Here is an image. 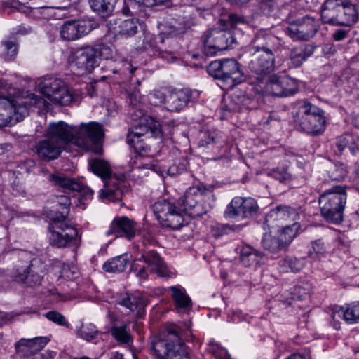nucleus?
Segmentation results:
<instances>
[{
    "instance_id": "1",
    "label": "nucleus",
    "mask_w": 359,
    "mask_h": 359,
    "mask_svg": "<svg viewBox=\"0 0 359 359\" xmlns=\"http://www.w3.org/2000/svg\"><path fill=\"white\" fill-rule=\"evenodd\" d=\"M214 202L211 188L203 185L194 186L189 188L180 198L179 205L182 208L163 199L154 203L152 210L163 227L178 229L183 226L184 214L191 217H201L213 207Z\"/></svg>"
},
{
    "instance_id": "2",
    "label": "nucleus",
    "mask_w": 359,
    "mask_h": 359,
    "mask_svg": "<svg viewBox=\"0 0 359 359\" xmlns=\"http://www.w3.org/2000/svg\"><path fill=\"white\" fill-rule=\"evenodd\" d=\"M191 335L188 323H167L164 331L152 340V350L160 359H189L184 343Z\"/></svg>"
},
{
    "instance_id": "3",
    "label": "nucleus",
    "mask_w": 359,
    "mask_h": 359,
    "mask_svg": "<svg viewBox=\"0 0 359 359\" xmlns=\"http://www.w3.org/2000/svg\"><path fill=\"white\" fill-rule=\"evenodd\" d=\"M46 137L58 142L62 147L69 142L88 149L89 142L97 143L104 137L102 126L97 122L81 123L79 127L70 126L64 121L53 122L46 130Z\"/></svg>"
},
{
    "instance_id": "4",
    "label": "nucleus",
    "mask_w": 359,
    "mask_h": 359,
    "mask_svg": "<svg viewBox=\"0 0 359 359\" xmlns=\"http://www.w3.org/2000/svg\"><path fill=\"white\" fill-rule=\"evenodd\" d=\"M278 39L270 34H257L248 48L247 67L255 79V84L264 81L274 69L275 52L278 49Z\"/></svg>"
},
{
    "instance_id": "5",
    "label": "nucleus",
    "mask_w": 359,
    "mask_h": 359,
    "mask_svg": "<svg viewBox=\"0 0 359 359\" xmlns=\"http://www.w3.org/2000/svg\"><path fill=\"white\" fill-rule=\"evenodd\" d=\"M162 134L160 124L153 118L144 116L140 123L134 126L128 132V143L134 148L135 155V168L138 169H153L151 156L149 154L151 147L144 141L151 137H161Z\"/></svg>"
},
{
    "instance_id": "6",
    "label": "nucleus",
    "mask_w": 359,
    "mask_h": 359,
    "mask_svg": "<svg viewBox=\"0 0 359 359\" xmlns=\"http://www.w3.org/2000/svg\"><path fill=\"white\" fill-rule=\"evenodd\" d=\"M113 58V50L104 43L86 46L73 52L71 57L72 65L79 70V74L90 73L99 66L101 60Z\"/></svg>"
},
{
    "instance_id": "7",
    "label": "nucleus",
    "mask_w": 359,
    "mask_h": 359,
    "mask_svg": "<svg viewBox=\"0 0 359 359\" xmlns=\"http://www.w3.org/2000/svg\"><path fill=\"white\" fill-rule=\"evenodd\" d=\"M89 167L92 172L102 179L105 188L101 189L99 196L103 199L112 201H121L123 196V191L121 184L123 183L120 179L111 176L110 165L105 161L100 158L91 159Z\"/></svg>"
},
{
    "instance_id": "8",
    "label": "nucleus",
    "mask_w": 359,
    "mask_h": 359,
    "mask_svg": "<svg viewBox=\"0 0 359 359\" xmlns=\"http://www.w3.org/2000/svg\"><path fill=\"white\" fill-rule=\"evenodd\" d=\"M42 100L36 95H33L31 101H13L8 97L0 95V128L12 126L21 121L29 114V109L32 104H38Z\"/></svg>"
},
{
    "instance_id": "9",
    "label": "nucleus",
    "mask_w": 359,
    "mask_h": 359,
    "mask_svg": "<svg viewBox=\"0 0 359 359\" xmlns=\"http://www.w3.org/2000/svg\"><path fill=\"white\" fill-rule=\"evenodd\" d=\"M297 121L301 129L309 134H319L325 129V118L323 110L309 102L299 107Z\"/></svg>"
},
{
    "instance_id": "10",
    "label": "nucleus",
    "mask_w": 359,
    "mask_h": 359,
    "mask_svg": "<svg viewBox=\"0 0 359 359\" xmlns=\"http://www.w3.org/2000/svg\"><path fill=\"white\" fill-rule=\"evenodd\" d=\"M41 93L50 102L67 106L73 102L74 97L66 83L58 78L45 77L39 85Z\"/></svg>"
},
{
    "instance_id": "11",
    "label": "nucleus",
    "mask_w": 359,
    "mask_h": 359,
    "mask_svg": "<svg viewBox=\"0 0 359 359\" xmlns=\"http://www.w3.org/2000/svg\"><path fill=\"white\" fill-rule=\"evenodd\" d=\"M65 217L60 215L53 219V224L49 227L50 235V243L57 248L79 245V236L77 229L66 222Z\"/></svg>"
},
{
    "instance_id": "12",
    "label": "nucleus",
    "mask_w": 359,
    "mask_h": 359,
    "mask_svg": "<svg viewBox=\"0 0 359 359\" xmlns=\"http://www.w3.org/2000/svg\"><path fill=\"white\" fill-rule=\"evenodd\" d=\"M233 41L232 33L225 27L212 29L205 36L203 53L207 55H214L227 49Z\"/></svg>"
},
{
    "instance_id": "13",
    "label": "nucleus",
    "mask_w": 359,
    "mask_h": 359,
    "mask_svg": "<svg viewBox=\"0 0 359 359\" xmlns=\"http://www.w3.org/2000/svg\"><path fill=\"white\" fill-rule=\"evenodd\" d=\"M318 21L314 18L305 16L290 22L285 33L293 40L307 41L318 32Z\"/></svg>"
},
{
    "instance_id": "14",
    "label": "nucleus",
    "mask_w": 359,
    "mask_h": 359,
    "mask_svg": "<svg viewBox=\"0 0 359 359\" xmlns=\"http://www.w3.org/2000/svg\"><path fill=\"white\" fill-rule=\"evenodd\" d=\"M258 208L257 203L254 198L236 196L227 205L224 216L232 219L249 218L257 213Z\"/></svg>"
},
{
    "instance_id": "15",
    "label": "nucleus",
    "mask_w": 359,
    "mask_h": 359,
    "mask_svg": "<svg viewBox=\"0 0 359 359\" xmlns=\"http://www.w3.org/2000/svg\"><path fill=\"white\" fill-rule=\"evenodd\" d=\"M299 217V213L297 209L290 206L280 205L267 214L265 224L269 229H273L276 232V229L285 224L298 222Z\"/></svg>"
},
{
    "instance_id": "16",
    "label": "nucleus",
    "mask_w": 359,
    "mask_h": 359,
    "mask_svg": "<svg viewBox=\"0 0 359 359\" xmlns=\"http://www.w3.org/2000/svg\"><path fill=\"white\" fill-rule=\"evenodd\" d=\"M92 29L90 22L85 20H69L61 27L60 35L66 41L76 40L86 34Z\"/></svg>"
},
{
    "instance_id": "17",
    "label": "nucleus",
    "mask_w": 359,
    "mask_h": 359,
    "mask_svg": "<svg viewBox=\"0 0 359 359\" xmlns=\"http://www.w3.org/2000/svg\"><path fill=\"white\" fill-rule=\"evenodd\" d=\"M136 231V222L127 217H116L113 220L107 234L114 235L116 237H126L131 240L135 237Z\"/></svg>"
},
{
    "instance_id": "18",
    "label": "nucleus",
    "mask_w": 359,
    "mask_h": 359,
    "mask_svg": "<svg viewBox=\"0 0 359 359\" xmlns=\"http://www.w3.org/2000/svg\"><path fill=\"white\" fill-rule=\"evenodd\" d=\"M58 142H55L50 137H46L40 140L35 146L34 151L39 158L45 161L57 159L62 150Z\"/></svg>"
},
{
    "instance_id": "19",
    "label": "nucleus",
    "mask_w": 359,
    "mask_h": 359,
    "mask_svg": "<svg viewBox=\"0 0 359 359\" xmlns=\"http://www.w3.org/2000/svg\"><path fill=\"white\" fill-rule=\"evenodd\" d=\"M48 181L54 185L59 186L64 189L73 191H82L86 198H90L93 194V191L89 188H83L82 184L75 179L67 177L63 175H49Z\"/></svg>"
},
{
    "instance_id": "20",
    "label": "nucleus",
    "mask_w": 359,
    "mask_h": 359,
    "mask_svg": "<svg viewBox=\"0 0 359 359\" xmlns=\"http://www.w3.org/2000/svg\"><path fill=\"white\" fill-rule=\"evenodd\" d=\"M280 81L281 76L270 74L264 81H259L255 83L256 91L264 95L283 97V88Z\"/></svg>"
},
{
    "instance_id": "21",
    "label": "nucleus",
    "mask_w": 359,
    "mask_h": 359,
    "mask_svg": "<svg viewBox=\"0 0 359 359\" xmlns=\"http://www.w3.org/2000/svg\"><path fill=\"white\" fill-rule=\"evenodd\" d=\"M337 195L334 191H327L319 198L322 215L329 222L335 223Z\"/></svg>"
},
{
    "instance_id": "22",
    "label": "nucleus",
    "mask_w": 359,
    "mask_h": 359,
    "mask_svg": "<svg viewBox=\"0 0 359 359\" xmlns=\"http://www.w3.org/2000/svg\"><path fill=\"white\" fill-rule=\"evenodd\" d=\"M118 304L131 311H136V316L138 318H142L145 315L144 308L147 302L140 294L126 293L118 301Z\"/></svg>"
},
{
    "instance_id": "23",
    "label": "nucleus",
    "mask_w": 359,
    "mask_h": 359,
    "mask_svg": "<svg viewBox=\"0 0 359 359\" xmlns=\"http://www.w3.org/2000/svg\"><path fill=\"white\" fill-rule=\"evenodd\" d=\"M357 18L358 13L353 4L348 0L338 4V25L350 27L356 22Z\"/></svg>"
},
{
    "instance_id": "24",
    "label": "nucleus",
    "mask_w": 359,
    "mask_h": 359,
    "mask_svg": "<svg viewBox=\"0 0 359 359\" xmlns=\"http://www.w3.org/2000/svg\"><path fill=\"white\" fill-rule=\"evenodd\" d=\"M190 93L188 90H180L170 92L167 97L165 108L170 111H177L184 108L190 100Z\"/></svg>"
},
{
    "instance_id": "25",
    "label": "nucleus",
    "mask_w": 359,
    "mask_h": 359,
    "mask_svg": "<svg viewBox=\"0 0 359 359\" xmlns=\"http://www.w3.org/2000/svg\"><path fill=\"white\" fill-rule=\"evenodd\" d=\"M222 79L231 80L233 84H238L245 80L239 63L234 59H224Z\"/></svg>"
},
{
    "instance_id": "26",
    "label": "nucleus",
    "mask_w": 359,
    "mask_h": 359,
    "mask_svg": "<svg viewBox=\"0 0 359 359\" xmlns=\"http://www.w3.org/2000/svg\"><path fill=\"white\" fill-rule=\"evenodd\" d=\"M32 264L18 267L15 269L13 277L15 281L22 283L27 286L39 284L41 280L40 275L32 270Z\"/></svg>"
},
{
    "instance_id": "27",
    "label": "nucleus",
    "mask_w": 359,
    "mask_h": 359,
    "mask_svg": "<svg viewBox=\"0 0 359 359\" xmlns=\"http://www.w3.org/2000/svg\"><path fill=\"white\" fill-rule=\"evenodd\" d=\"M142 258L144 262L151 268V272L161 277L168 276L166 266L158 253L153 250L149 251L142 255Z\"/></svg>"
},
{
    "instance_id": "28",
    "label": "nucleus",
    "mask_w": 359,
    "mask_h": 359,
    "mask_svg": "<svg viewBox=\"0 0 359 359\" xmlns=\"http://www.w3.org/2000/svg\"><path fill=\"white\" fill-rule=\"evenodd\" d=\"M313 52L314 47L310 44L293 48L290 53L291 66L295 68L300 67Z\"/></svg>"
},
{
    "instance_id": "29",
    "label": "nucleus",
    "mask_w": 359,
    "mask_h": 359,
    "mask_svg": "<svg viewBox=\"0 0 359 359\" xmlns=\"http://www.w3.org/2000/svg\"><path fill=\"white\" fill-rule=\"evenodd\" d=\"M177 310L188 311L191 308V299L186 290L180 285L172 286L169 289Z\"/></svg>"
},
{
    "instance_id": "30",
    "label": "nucleus",
    "mask_w": 359,
    "mask_h": 359,
    "mask_svg": "<svg viewBox=\"0 0 359 359\" xmlns=\"http://www.w3.org/2000/svg\"><path fill=\"white\" fill-rule=\"evenodd\" d=\"M269 233H265L262 238L263 248L271 253H277L287 248L285 243L281 240L278 234L274 233L270 229Z\"/></svg>"
},
{
    "instance_id": "31",
    "label": "nucleus",
    "mask_w": 359,
    "mask_h": 359,
    "mask_svg": "<svg viewBox=\"0 0 359 359\" xmlns=\"http://www.w3.org/2000/svg\"><path fill=\"white\" fill-rule=\"evenodd\" d=\"M301 229V225L298 222H294L290 224H285L283 226L276 229L274 233H277L280 237L281 240L285 243L287 247L294 240V238L299 234Z\"/></svg>"
},
{
    "instance_id": "32",
    "label": "nucleus",
    "mask_w": 359,
    "mask_h": 359,
    "mask_svg": "<svg viewBox=\"0 0 359 359\" xmlns=\"http://www.w3.org/2000/svg\"><path fill=\"white\" fill-rule=\"evenodd\" d=\"M130 262L128 254L116 256L103 264V269L109 273H121L125 271Z\"/></svg>"
},
{
    "instance_id": "33",
    "label": "nucleus",
    "mask_w": 359,
    "mask_h": 359,
    "mask_svg": "<svg viewBox=\"0 0 359 359\" xmlns=\"http://www.w3.org/2000/svg\"><path fill=\"white\" fill-rule=\"evenodd\" d=\"M139 22L135 19H126L118 22L115 33L123 37H130L137 33Z\"/></svg>"
},
{
    "instance_id": "34",
    "label": "nucleus",
    "mask_w": 359,
    "mask_h": 359,
    "mask_svg": "<svg viewBox=\"0 0 359 359\" xmlns=\"http://www.w3.org/2000/svg\"><path fill=\"white\" fill-rule=\"evenodd\" d=\"M262 253L254 250L250 245H244L241 250V261L245 266H250L258 263L262 258Z\"/></svg>"
},
{
    "instance_id": "35",
    "label": "nucleus",
    "mask_w": 359,
    "mask_h": 359,
    "mask_svg": "<svg viewBox=\"0 0 359 359\" xmlns=\"http://www.w3.org/2000/svg\"><path fill=\"white\" fill-rule=\"evenodd\" d=\"M329 250L330 246L322 239H318L311 242L308 256L313 260L320 259L327 255Z\"/></svg>"
},
{
    "instance_id": "36",
    "label": "nucleus",
    "mask_w": 359,
    "mask_h": 359,
    "mask_svg": "<svg viewBox=\"0 0 359 359\" xmlns=\"http://www.w3.org/2000/svg\"><path fill=\"white\" fill-rule=\"evenodd\" d=\"M337 1L327 0L322 8L321 18L325 23L335 25L337 22Z\"/></svg>"
},
{
    "instance_id": "37",
    "label": "nucleus",
    "mask_w": 359,
    "mask_h": 359,
    "mask_svg": "<svg viewBox=\"0 0 359 359\" xmlns=\"http://www.w3.org/2000/svg\"><path fill=\"white\" fill-rule=\"evenodd\" d=\"M278 266L282 273H297L303 268L304 262L295 257H286L279 262Z\"/></svg>"
},
{
    "instance_id": "38",
    "label": "nucleus",
    "mask_w": 359,
    "mask_h": 359,
    "mask_svg": "<svg viewBox=\"0 0 359 359\" xmlns=\"http://www.w3.org/2000/svg\"><path fill=\"white\" fill-rule=\"evenodd\" d=\"M248 23L249 20L247 18L236 13L230 14L227 20L220 19L219 20V26L225 27L227 29L229 27L231 29H241L242 26L246 25Z\"/></svg>"
},
{
    "instance_id": "39",
    "label": "nucleus",
    "mask_w": 359,
    "mask_h": 359,
    "mask_svg": "<svg viewBox=\"0 0 359 359\" xmlns=\"http://www.w3.org/2000/svg\"><path fill=\"white\" fill-rule=\"evenodd\" d=\"M341 314L339 316L350 324L359 323V302L340 309Z\"/></svg>"
},
{
    "instance_id": "40",
    "label": "nucleus",
    "mask_w": 359,
    "mask_h": 359,
    "mask_svg": "<svg viewBox=\"0 0 359 359\" xmlns=\"http://www.w3.org/2000/svg\"><path fill=\"white\" fill-rule=\"evenodd\" d=\"M117 0H89L91 8L99 15H105L111 12Z\"/></svg>"
},
{
    "instance_id": "41",
    "label": "nucleus",
    "mask_w": 359,
    "mask_h": 359,
    "mask_svg": "<svg viewBox=\"0 0 359 359\" xmlns=\"http://www.w3.org/2000/svg\"><path fill=\"white\" fill-rule=\"evenodd\" d=\"M269 175L281 183L287 184L293 180V175L288 167L279 166L271 170Z\"/></svg>"
},
{
    "instance_id": "42",
    "label": "nucleus",
    "mask_w": 359,
    "mask_h": 359,
    "mask_svg": "<svg viewBox=\"0 0 359 359\" xmlns=\"http://www.w3.org/2000/svg\"><path fill=\"white\" fill-rule=\"evenodd\" d=\"M48 342L46 337H35L29 339H21L18 342V345L29 348L30 352L35 353L41 350Z\"/></svg>"
},
{
    "instance_id": "43",
    "label": "nucleus",
    "mask_w": 359,
    "mask_h": 359,
    "mask_svg": "<svg viewBox=\"0 0 359 359\" xmlns=\"http://www.w3.org/2000/svg\"><path fill=\"white\" fill-rule=\"evenodd\" d=\"M280 85L283 88V97L294 94L298 90L297 81L287 76H281Z\"/></svg>"
},
{
    "instance_id": "44",
    "label": "nucleus",
    "mask_w": 359,
    "mask_h": 359,
    "mask_svg": "<svg viewBox=\"0 0 359 359\" xmlns=\"http://www.w3.org/2000/svg\"><path fill=\"white\" fill-rule=\"evenodd\" d=\"M80 337L89 341L93 339L98 334L95 325L92 323H87L82 325L78 332Z\"/></svg>"
},
{
    "instance_id": "45",
    "label": "nucleus",
    "mask_w": 359,
    "mask_h": 359,
    "mask_svg": "<svg viewBox=\"0 0 359 359\" xmlns=\"http://www.w3.org/2000/svg\"><path fill=\"white\" fill-rule=\"evenodd\" d=\"M169 93L166 89L154 90L150 94V102L154 105H163L165 107Z\"/></svg>"
},
{
    "instance_id": "46",
    "label": "nucleus",
    "mask_w": 359,
    "mask_h": 359,
    "mask_svg": "<svg viewBox=\"0 0 359 359\" xmlns=\"http://www.w3.org/2000/svg\"><path fill=\"white\" fill-rule=\"evenodd\" d=\"M111 334L117 341L121 343L127 344L131 341V337L126 331V325L113 327L111 328Z\"/></svg>"
},
{
    "instance_id": "47",
    "label": "nucleus",
    "mask_w": 359,
    "mask_h": 359,
    "mask_svg": "<svg viewBox=\"0 0 359 359\" xmlns=\"http://www.w3.org/2000/svg\"><path fill=\"white\" fill-rule=\"evenodd\" d=\"M338 224L343 221L341 212L346 203L347 194L345 188L338 186Z\"/></svg>"
},
{
    "instance_id": "48",
    "label": "nucleus",
    "mask_w": 359,
    "mask_h": 359,
    "mask_svg": "<svg viewBox=\"0 0 359 359\" xmlns=\"http://www.w3.org/2000/svg\"><path fill=\"white\" fill-rule=\"evenodd\" d=\"M4 57L6 60H13L17 55V46L13 41L3 42Z\"/></svg>"
},
{
    "instance_id": "49",
    "label": "nucleus",
    "mask_w": 359,
    "mask_h": 359,
    "mask_svg": "<svg viewBox=\"0 0 359 359\" xmlns=\"http://www.w3.org/2000/svg\"><path fill=\"white\" fill-rule=\"evenodd\" d=\"M208 351L215 357V359H229L227 351L217 344H210Z\"/></svg>"
},
{
    "instance_id": "50",
    "label": "nucleus",
    "mask_w": 359,
    "mask_h": 359,
    "mask_svg": "<svg viewBox=\"0 0 359 359\" xmlns=\"http://www.w3.org/2000/svg\"><path fill=\"white\" fill-rule=\"evenodd\" d=\"M224 60L211 62L208 67L210 74L222 79Z\"/></svg>"
},
{
    "instance_id": "51",
    "label": "nucleus",
    "mask_w": 359,
    "mask_h": 359,
    "mask_svg": "<svg viewBox=\"0 0 359 359\" xmlns=\"http://www.w3.org/2000/svg\"><path fill=\"white\" fill-rule=\"evenodd\" d=\"M46 317L50 321L57 324L60 326H67L68 323L65 319V317L60 313L51 311L46 313Z\"/></svg>"
},
{
    "instance_id": "52",
    "label": "nucleus",
    "mask_w": 359,
    "mask_h": 359,
    "mask_svg": "<svg viewBox=\"0 0 359 359\" xmlns=\"http://www.w3.org/2000/svg\"><path fill=\"white\" fill-rule=\"evenodd\" d=\"M248 95L242 90H235L231 95L232 102L238 107V109H242V104L244 102V98H246Z\"/></svg>"
},
{
    "instance_id": "53",
    "label": "nucleus",
    "mask_w": 359,
    "mask_h": 359,
    "mask_svg": "<svg viewBox=\"0 0 359 359\" xmlns=\"http://www.w3.org/2000/svg\"><path fill=\"white\" fill-rule=\"evenodd\" d=\"M309 296V290L305 289L300 285H297L294 288L293 291V299H304Z\"/></svg>"
},
{
    "instance_id": "54",
    "label": "nucleus",
    "mask_w": 359,
    "mask_h": 359,
    "mask_svg": "<svg viewBox=\"0 0 359 359\" xmlns=\"http://www.w3.org/2000/svg\"><path fill=\"white\" fill-rule=\"evenodd\" d=\"M118 65H121L122 67H119V68L113 69L112 72L114 74L118 73V72L126 73V72L127 70H128L129 73L130 74H132L136 70L135 67H131L130 63L128 61H121V62H118Z\"/></svg>"
},
{
    "instance_id": "55",
    "label": "nucleus",
    "mask_w": 359,
    "mask_h": 359,
    "mask_svg": "<svg viewBox=\"0 0 359 359\" xmlns=\"http://www.w3.org/2000/svg\"><path fill=\"white\" fill-rule=\"evenodd\" d=\"M215 142V137L211 135L208 132L203 134V137L200 140L199 145L201 147H205Z\"/></svg>"
},
{
    "instance_id": "56",
    "label": "nucleus",
    "mask_w": 359,
    "mask_h": 359,
    "mask_svg": "<svg viewBox=\"0 0 359 359\" xmlns=\"http://www.w3.org/2000/svg\"><path fill=\"white\" fill-rule=\"evenodd\" d=\"M144 263V260L142 257L141 259L134 260L131 265V271L136 273L137 271L145 266Z\"/></svg>"
},
{
    "instance_id": "57",
    "label": "nucleus",
    "mask_w": 359,
    "mask_h": 359,
    "mask_svg": "<svg viewBox=\"0 0 359 359\" xmlns=\"http://www.w3.org/2000/svg\"><path fill=\"white\" fill-rule=\"evenodd\" d=\"M255 107L254 100L251 96L248 95L246 98H244V102L242 104V109L245 108L248 109H252Z\"/></svg>"
},
{
    "instance_id": "58",
    "label": "nucleus",
    "mask_w": 359,
    "mask_h": 359,
    "mask_svg": "<svg viewBox=\"0 0 359 359\" xmlns=\"http://www.w3.org/2000/svg\"><path fill=\"white\" fill-rule=\"evenodd\" d=\"M55 355V353L52 351H46L44 353L36 355V359H51Z\"/></svg>"
},
{
    "instance_id": "59",
    "label": "nucleus",
    "mask_w": 359,
    "mask_h": 359,
    "mask_svg": "<svg viewBox=\"0 0 359 359\" xmlns=\"http://www.w3.org/2000/svg\"><path fill=\"white\" fill-rule=\"evenodd\" d=\"M349 244V240L345 239L344 238L338 237V247L341 245L344 252H346L348 250Z\"/></svg>"
},
{
    "instance_id": "60",
    "label": "nucleus",
    "mask_w": 359,
    "mask_h": 359,
    "mask_svg": "<svg viewBox=\"0 0 359 359\" xmlns=\"http://www.w3.org/2000/svg\"><path fill=\"white\" fill-rule=\"evenodd\" d=\"M76 269L75 267H72V269L69 268L68 269H64L63 273H64V276L68 278H76L75 275L76 274Z\"/></svg>"
},
{
    "instance_id": "61",
    "label": "nucleus",
    "mask_w": 359,
    "mask_h": 359,
    "mask_svg": "<svg viewBox=\"0 0 359 359\" xmlns=\"http://www.w3.org/2000/svg\"><path fill=\"white\" fill-rule=\"evenodd\" d=\"M216 228L218 229V231L214 233L215 237H220L230 229L229 226H217Z\"/></svg>"
},
{
    "instance_id": "62",
    "label": "nucleus",
    "mask_w": 359,
    "mask_h": 359,
    "mask_svg": "<svg viewBox=\"0 0 359 359\" xmlns=\"http://www.w3.org/2000/svg\"><path fill=\"white\" fill-rule=\"evenodd\" d=\"M135 273V276L139 278L140 279L145 280L148 277V273L146 270L145 266L142 268V269L137 271Z\"/></svg>"
},
{
    "instance_id": "63",
    "label": "nucleus",
    "mask_w": 359,
    "mask_h": 359,
    "mask_svg": "<svg viewBox=\"0 0 359 359\" xmlns=\"http://www.w3.org/2000/svg\"><path fill=\"white\" fill-rule=\"evenodd\" d=\"M59 201L58 203L61 205H63L66 208L69 207L71 204V201L69 197L65 196H60L59 197Z\"/></svg>"
},
{
    "instance_id": "64",
    "label": "nucleus",
    "mask_w": 359,
    "mask_h": 359,
    "mask_svg": "<svg viewBox=\"0 0 359 359\" xmlns=\"http://www.w3.org/2000/svg\"><path fill=\"white\" fill-rule=\"evenodd\" d=\"M285 359H310L309 357H307L304 355L295 353H292L290 355L287 356Z\"/></svg>"
}]
</instances>
